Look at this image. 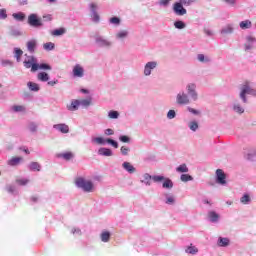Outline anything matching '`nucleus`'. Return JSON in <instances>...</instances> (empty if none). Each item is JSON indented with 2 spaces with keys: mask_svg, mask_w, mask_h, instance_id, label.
I'll use <instances>...</instances> for the list:
<instances>
[{
  "mask_svg": "<svg viewBox=\"0 0 256 256\" xmlns=\"http://www.w3.org/2000/svg\"><path fill=\"white\" fill-rule=\"evenodd\" d=\"M9 34L11 35V37H21V35H23V32H21L17 28H11Z\"/></svg>",
  "mask_w": 256,
  "mask_h": 256,
  "instance_id": "obj_42",
  "label": "nucleus"
},
{
  "mask_svg": "<svg viewBox=\"0 0 256 256\" xmlns=\"http://www.w3.org/2000/svg\"><path fill=\"white\" fill-rule=\"evenodd\" d=\"M185 251L189 253V255H197V253H199V249L195 246H188Z\"/></svg>",
  "mask_w": 256,
  "mask_h": 256,
  "instance_id": "obj_43",
  "label": "nucleus"
},
{
  "mask_svg": "<svg viewBox=\"0 0 256 256\" xmlns=\"http://www.w3.org/2000/svg\"><path fill=\"white\" fill-rule=\"evenodd\" d=\"M58 157H61L65 161H71V159H73V154L71 152H65L58 154Z\"/></svg>",
  "mask_w": 256,
  "mask_h": 256,
  "instance_id": "obj_41",
  "label": "nucleus"
},
{
  "mask_svg": "<svg viewBox=\"0 0 256 256\" xmlns=\"http://www.w3.org/2000/svg\"><path fill=\"white\" fill-rule=\"evenodd\" d=\"M95 43L99 49H111L113 47V42L101 35L95 36Z\"/></svg>",
  "mask_w": 256,
  "mask_h": 256,
  "instance_id": "obj_3",
  "label": "nucleus"
},
{
  "mask_svg": "<svg viewBox=\"0 0 256 256\" xmlns=\"http://www.w3.org/2000/svg\"><path fill=\"white\" fill-rule=\"evenodd\" d=\"M177 173H189V168L187 164H181L176 168Z\"/></svg>",
  "mask_w": 256,
  "mask_h": 256,
  "instance_id": "obj_44",
  "label": "nucleus"
},
{
  "mask_svg": "<svg viewBox=\"0 0 256 256\" xmlns=\"http://www.w3.org/2000/svg\"><path fill=\"white\" fill-rule=\"evenodd\" d=\"M151 179H152V181H154V183H161V181H163V179H165V176H163V175L151 176V174L145 173V174H143L142 180H140V182L143 183L144 185H146L147 187H151Z\"/></svg>",
  "mask_w": 256,
  "mask_h": 256,
  "instance_id": "obj_2",
  "label": "nucleus"
},
{
  "mask_svg": "<svg viewBox=\"0 0 256 256\" xmlns=\"http://www.w3.org/2000/svg\"><path fill=\"white\" fill-rule=\"evenodd\" d=\"M73 77H78L79 79L85 77V68L80 64H76L72 69Z\"/></svg>",
  "mask_w": 256,
  "mask_h": 256,
  "instance_id": "obj_13",
  "label": "nucleus"
},
{
  "mask_svg": "<svg viewBox=\"0 0 256 256\" xmlns=\"http://www.w3.org/2000/svg\"><path fill=\"white\" fill-rule=\"evenodd\" d=\"M89 9H90V16H91L93 23H99V21H101V17L97 13V4L90 3Z\"/></svg>",
  "mask_w": 256,
  "mask_h": 256,
  "instance_id": "obj_12",
  "label": "nucleus"
},
{
  "mask_svg": "<svg viewBox=\"0 0 256 256\" xmlns=\"http://www.w3.org/2000/svg\"><path fill=\"white\" fill-rule=\"evenodd\" d=\"M227 5H230V7H235L237 5V0H222Z\"/></svg>",
  "mask_w": 256,
  "mask_h": 256,
  "instance_id": "obj_61",
  "label": "nucleus"
},
{
  "mask_svg": "<svg viewBox=\"0 0 256 256\" xmlns=\"http://www.w3.org/2000/svg\"><path fill=\"white\" fill-rule=\"evenodd\" d=\"M233 111H235V113H239V115L245 113V108H243V106H241V104L239 102H235L233 104Z\"/></svg>",
  "mask_w": 256,
  "mask_h": 256,
  "instance_id": "obj_31",
  "label": "nucleus"
},
{
  "mask_svg": "<svg viewBox=\"0 0 256 256\" xmlns=\"http://www.w3.org/2000/svg\"><path fill=\"white\" fill-rule=\"evenodd\" d=\"M180 181H182L183 183H187L189 181H193V176H191L189 174H182L180 176Z\"/></svg>",
  "mask_w": 256,
  "mask_h": 256,
  "instance_id": "obj_49",
  "label": "nucleus"
},
{
  "mask_svg": "<svg viewBox=\"0 0 256 256\" xmlns=\"http://www.w3.org/2000/svg\"><path fill=\"white\" fill-rule=\"evenodd\" d=\"M197 60L200 63H211V57L205 56V54H198L197 55Z\"/></svg>",
  "mask_w": 256,
  "mask_h": 256,
  "instance_id": "obj_34",
  "label": "nucleus"
},
{
  "mask_svg": "<svg viewBox=\"0 0 256 256\" xmlns=\"http://www.w3.org/2000/svg\"><path fill=\"white\" fill-rule=\"evenodd\" d=\"M53 129H56V131H60V133L67 134L69 133V126L67 124H55L53 126Z\"/></svg>",
  "mask_w": 256,
  "mask_h": 256,
  "instance_id": "obj_21",
  "label": "nucleus"
},
{
  "mask_svg": "<svg viewBox=\"0 0 256 256\" xmlns=\"http://www.w3.org/2000/svg\"><path fill=\"white\" fill-rule=\"evenodd\" d=\"M13 19H15V21H19L20 23H23V21H25V13L23 12H16L12 14Z\"/></svg>",
  "mask_w": 256,
  "mask_h": 256,
  "instance_id": "obj_28",
  "label": "nucleus"
},
{
  "mask_svg": "<svg viewBox=\"0 0 256 256\" xmlns=\"http://www.w3.org/2000/svg\"><path fill=\"white\" fill-rule=\"evenodd\" d=\"M109 119H119V111L117 110H110L108 112Z\"/></svg>",
  "mask_w": 256,
  "mask_h": 256,
  "instance_id": "obj_50",
  "label": "nucleus"
},
{
  "mask_svg": "<svg viewBox=\"0 0 256 256\" xmlns=\"http://www.w3.org/2000/svg\"><path fill=\"white\" fill-rule=\"evenodd\" d=\"M71 233H72V235H81L82 234L81 229H79V228H72Z\"/></svg>",
  "mask_w": 256,
  "mask_h": 256,
  "instance_id": "obj_64",
  "label": "nucleus"
},
{
  "mask_svg": "<svg viewBox=\"0 0 256 256\" xmlns=\"http://www.w3.org/2000/svg\"><path fill=\"white\" fill-rule=\"evenodd\" d=\"M169 3H171V0H159L158 5L160 7H169Z\"/></svg>",
  "mask_w": 256,
  "mask_h": 256,
  "instance_id": "obj_57",
  "label": "nucleus"
},
{
  "mask_svg": "<svg viewBox=\"0 0 256 256\" xmlns=\"http://www.w3.org/2000/svg\"><path fill=\"white\" fill-rule=\"evenodd\" d=\"M0 19L2 20L7 19V9L5 8L0 9Z\"/></svg>",
  "mask_w": 256,
  "mask_h": 256,
  "instance_id": "obj_60",
  "label": "nucleus"
},
{
  "mask_svg": "<svg viewBox=\"0 0 256 256\" xmlns=\"http://www.w3.org/2000/svg\"><path fill=\"white\" fill-rule=\"evenodd\" d=\"M127 37H129V31L127 30H120L117 34H116V39H127Z\"/></svg>",
  "mask_w": 256,
  "mask_h": 256,
  "instance_id": "obj_36",
  "label": "nucleus"
},
{
  "mask_svg": "<svg viewBox=\"0 0 256 256\" xmlns=\"http://www.w3.org/2000/svg\"><path fill=\"white\" fill-rule=\"evenodd\" d=\"M215 181L218 185H227V175L222 169H217L215 174Z\"/></svg>",
  "mask_w": 256,
  "mask_h": 256,
  "instance_id": "obj_10",
  "label": "nucleus"
},
{
  "mask_svg": "<svg viewBox=\"0 0 256 256\" xmlns=\"http://www.w3.org/2000/svg\"><path fill=\"white\" fill-rule=\"evenodd\" d=\"M162 187L163 189H173V180L170 178H165L162 180Z\"/></svg>",
  "mask_w": 256,
  "mask_h": 256,
  "instance_id": "obj_27",
  "label": "nucleus"
},
{
  "mask_svg": "<svg viewBox=\"0 0 256 256\" xmlns=\"http://www.w3.org/2000/svg\"><path fill=\"white\" fill-rule=\"evenodd\" d=\"M22 160L23 158L21 157H13L8 161V165H10V167H17Z\"/></svg>",
  "mask_w": 256,
  "mask_h": 256,
  "instance_id": "obj_32",
  "label": "nucleus"
},
{
  "mask_svg": "<svg viewBox=\"0 0 256 256\" xmlns=\"http://www.w3.org/2000/svg\"><path fill=\"white\" fill-rule=\"evenodd\" d=\"M16 183H17V185H20L21 187H25V185H27V183H29V179L18 178V179H16Z\"/></svg>",
  "mask_w": 256,
  "mask_h": 256,
  "instance_id": "obj_51",
  "label": "nucleus"
},
{
  "mask_svg": "<svg viewBox=\"0 0 256 256\" xmlns=\"http://www.w3.org/2000/svg\"><path fill=\"white\" fill-rule=\"evenodd\" d=\"M98 155H101L102 157H113V150L102 147L98 149Z\"/></svg>",
  "mask_w": 256,
  "mask_h": 256,
  "instance_id": "obj_18",
  "label": "nucleus"
},
{
  "mask_svg": "<svg viewBox=\"0 0 256 256\" xmlns=\"http://www.w3.org/2000/svg\"><path fill=\"white\" fill-rule=\"evenodd\" d=\"M28 169L29 171H41V164H39L38 162H31L28 165Z\"/></svg>",
  "mask_w": 256,
  "mask_h": 256,
  "instance_id": "obj_35",
  "label": "nucleus"
},
{
  "mask_svg": "<svg viewBox=\"0 0 256 256\" xmlns=\"http://www.w3.org/2000/svg\"><path fill=\"white\" fill-rule=\"evenodd\" d=\"M23 55V50L20 48H14V57H16V61L19 63L21 61V56Z\"/></svg>",
  "mask_w": 256,
  "mask_h": 256,
  "instance_id": "obj_46",
  "label": "nucleus"
},
{
  "mask_svg": "<svg viewBox=\"0 0 256 256\" xmlns=\"http://www.w3.org/2000/svg\"><path fill=\"white\" fill-rule=\"evenodd\" d=\"M176 103L180 106L189 105L191 103V99L185 91H181L176 95Z\"/></svg>",
  "mask_w": 256,
  "mask_h": 256,
  "instance_id": "obj_9",
  "label": "nucleus"
},
{
  "mask_svg": "<svg viewBox=\"0 0 256 256\" xmlns=\"http://www.w3.org/2000/svg\"><path fill=\"white\" fill-rule=\"evenodd\" d=\"M91 105V98L79 100V107H89Z\"/></svg>",
  "mask_w": 256,
  "mask_h": 256,
  "instance_id": "obj_47",
  "label": "nucleus"
},
{
  "mask_svg": "<svg viewBox=\"0 0 256 256\" xmlns=\"http://www.w3.org/2000/svg\"><path fill=\"white\" fill-rule=\"evenodd\" d=\"M23 65L25 69H31V73H36V71H51L53 67H51L47 63H40L38 62L35 56H28V59L23 61Z\"/></svg>",
  "mask_w": 256,
  "mask_h": 256,
  "instance_id": "obj_1",
  "label": "nucleus"
},
{
  "mask_svg": "<svg viewBox=\"0 0 256 256\" xmlns=\"http://www.w3.org/2000/svg\"><path fill=\"white\" fill-rule=\"evenodd\" d=\"M119 141H121V143H131V137L127 135H120Z\"/></svg>",
  "mask_w": 256,
  "mask_h": 256,
  "instance_id": "obj_53",
  "label": "nucleus"
},
{
  "mask_svg": "<svg viewBox=\"0 0 256 256\" xmlns=\"http://www.w3.org/2000/svg\"><path fill=\"white\" fill-rule=\"evenodd\" d=\"M131 151V148L127 147V146H122L120 148V153L124 156L129 155V152Z\"/></svg>",
  "mask_w": 256,
  "mask_h": 256,
  "instance_id": "obj_54",
  "label": "nucleus"
},
{
  "mask_svg": "<svg viewBox=\"0 0 256 256\" xmlns=\"http://www.w3.org/2000/svg\"><path fill=\"white\" fill-rule=\"evenodd\" d=\"M174 27H175V29L182 30L187 27V24L183 20H176L174 22Z\"/></svg>",
  "mask_w": 256,
  "mask_h": 256,
  "instance_id": "obj_39",
  "label": "nucleus"
},
{
  "mask_svg": "<svg viewBox=\"0 0 256 256\" xmlns=\"http://www.w3.org/2000/svg\"><path fill=\"white\" fill-rule=\"evenodd\" d=\"M2 67H13V62L10 60H1Z\"/></svg>",
  "mask_w": 256,
  "mask_h": 256,
  "instance_id": "obj_59",
  "label": "nucleus"
},
{
  "mask_svg": "<svg viewBox=\"0 0 256 256\" xmlns=\"http://www.w3.org/2000/svg\"><path fill=\"white\" fill-rule=\"evenodd\" d=\"M159 67V63L157 61H149L144 65L143 75L144 77H151V74L155 69Z\"/></svg>",
  "mask_w": 256,
  "mask_h": 256,
  "instance_id": "obj_8",
  "label": "nucleus"
},
{
  "mask_svg": "<svg viewBox=\"0 0 256 256\" xmlns=\"http://www.w3.org/2000/svg\"><path fill=\"white\" fill-rule=\"evenodd\" d=\"M231 245V240L227 237H219L217 240L218 247H229Z\"/></svg>",
  "mask_w": 256,
  "mask_h": 256,
  "instance_id": "obj_19",
  "label": "nucleus"
},
{
  "mask_svg": "<svg viewBox=\"0 0 256 256\" xmlns=\"http://www.w3.org/2000/svg\"><path fill=\"white\" fill-rule=\"evenodd\" d=\"M122 169L129 173L130 175H133V173H137V168L131 164V162H123L122 163Z\"/></svg>",
  "mask_w": 256,
  "mask_h": 256,
  "instance_id": "obj_15",
  "label": "nucleus"
},
{
  "mask_svg": "<svg viewBox=\"0 0 256 256\" xmlns=\"http://www.w3.org/2000/svg\"><path fill=\"white\" fill-rule=\"evenodd\" d=\"M37 79H38V81H41L42 83H47V81H49L50 77L47 72L42 71L37 74Z\"/></svg>",
  "mask_w": 256,
  "mask_h": 256,
  "instance_id": "obj_25",
  "label": "nucleus"
},
{
  "mask_svg": "<svg viewBox=\"0 0 256 256\" xmlns=\"http://www.w3.org/2000/svg\"><path fill=\"white\" fill-rule=\"evenodd\" d=\"M12 111H14L15 113H21V111H25V107L21 105H14L12 107Z\"/></svg>",
  "mask_w": 256,
  "mask_h": 256,
  "instance_id": "obj_55",
  "label": "nucleus"
},
{
  "mask_svg": "<svg viewBox=\"0 0 256 256\" xmlns=\"http://www.w3.org/2000/svg\"><path fill=\"white\" fill-rule=\"evenodd\" d=\"M92 143H97V145H105L108 143V145H111L114 149H119V142L111 138L94 137L92 138Z\"/></svg>",
  "mask_w": 256,
  "mask_h": 256,
  "instance_id": "obj_7",
  "label": "nucleus"
},
{
  "mask_svg": "<svg viewBox=\"0 0 256 256\" xmlns=\"http://www.w3.org/2000/svg\"><path fill=\"white\" fill-rule=\"evenodd\" d=\"M27 129L30 131V133H37V131H39V123L30 121L28 122Z\"/></svg>",
  "mask_w": 256,
  "mask_h": 256,
  "instance_id": "obj_23",
  "label": "nucleus"
},
{
  "mask_svg": "<svg viewBox=\"0 0 256 256\" xmlns=\"http://www.w3.org/2000/svg\"><path fill=\"white\" fill-rule=\"evenodd\" d=\"M52 35L54 37H61V35H65V28H58L53 30Z\"/></svg>",
  "mask_w": 256,
  "mask_h": 256,
  "instance_id": "obj_45",
  "label": "nucleus"
},
{
  "mask_svg": "<svg viewBox=\"0 0 256 256\" xmlns=\"http://www.w3.org/2000/svg\"><path fill=\"white\" fill-rule=\"evenodd\" d=\"M234 31L235 28L233 27V24H227L220 30V33L221 35H232Z\"/></svg>",
  "mask_w": 256,
  "mask_h": 256,
  "instance_id": "obj_20",
  "label": "nucleus"
},
{
  "mask_svg": "<svg viewBox=\"0 0 256 256\" xmlns=\"http://www.w3.org/2000/svg\"><path fill=\"white\" fill-rule=\"evenodd\" d=\"M188 127H189L190 131H193L195 133V131H197V129H199V123L195 120H192L188 123Z\"/></svg>",
  "mask_w": 256,
  "mask_h": 256,
  "instance_id": "obj_40",
  "label": "nucleus"
},
{
  "mask_svg": "<svg viewBox=\"0 0 256 256\" xmlns=\"http://www.w3.org/2000/svg\"><path fill=\"white\" fill-rule=\"evenodd\" d=\"M164 197H166V205H173L175 203V196L170 195L169 193H165Z\"/></svg>",
  "mask_w": 256,
  "mask_h": 256,
  "instance_id": "obj_38",
  "label": "nucleus"
},
{
  "mask_svg": "<svg viewBox=\"0 0 256 256\" xmlns=\"http://www.w3.org/2000/svg\"><path fill=\"white\" fill-rule=\"evenodd\" d=\"M27 87H28L29 91H33L34 93H37L38 91L41 90V87L39 86V84L32 82V81H29L27 83Z\"/></svg>",
  "mask_w": 256,
  "mask_h": 256,
  "instance_id": "obj_26",
  "label": "nucleus"
},
{
  "mask_svg": "<svg viewBox=\"0 0 256 256\" xmlns=\"http://www.w3.org/2000/svg\"><path fill=\"white\" fill-rule=\"evenodd\" d=\"M43 49L45 51H53L55 49V43H53V42L44 43Z\"/></svg>",
  "mask_w": 256,
  "mask_h": 256,
  "instance_id": "obj_48",
  "label": "nucleus"
},
{
  "mask_svg": "<svg viewBox=\"0 0 256 256\" xmlns=\"http://www.w3.org/2000/svg\"><path fill=\"white\" fill-rule=\"evenodd\" d=\"M100 239L102 243H109V240L111 239V232L103 231L100 235Z\"/></svg>",
  "mask_w": 256,
  "mask_h": 256,
  "instance_id": "obj_30",
  "label": "nucleus"
},
{
  "mask_svg": "<svg viewBox=\"0 0 256 256\" xmlns=\"http://www.w3.org/2000/svg\"><path fill=\"white\" fill-rule=\"evenodd\" d=\"M240 29H251L253 27V24L251 23V20H244L239 23Z\"/></svg>",
  "mask_w": 256,
  "mask_h": 256,
  "instance_id": "obj_33",
  "label": "nucleus"
},
{
  "mask_svg": "<svg viewBox=\"0 0 256 256\" xmlns=\"http://www.w3.org/2000/svg\"><path fill=\"white\" fill-rule=\"evenodd\" d=\"M76 187L82 189L85 193H91L93 191V182L85 180V178H78L76 180Z\"/></svg>",
  "mask_w": 256,
  "mask_h": 256,
  "instance_id": "obj_5",
  "label": "nucleus"
},
{
  "mask_svg": "<svg viewBox=\"0 0 256 256\" xmlns=\"http://www.w3.org/2000/svg\"><path fill=\"white\" fill-rule=\"evenodd\" d=\"M175 117H177V112H175V110H169L167 112V119H175Z\"/></svg>",
  "mask_w": 256,
  "mask_h": 256,
  "instance_id": "obj_56",
  "label": "nucleus"
},
{
  "mask_svg": "<svg viewBox=\"0 0 256 256\" xmlns=\"http://www.w3.org/2000/svg\"><path fill=\"white\" fill-rule=\"evenodd\" d=\"M27 23L34 29H41V27H43V19L36 13H32L28 16Z\"/></svg>",
  "mask_w": 256,
  "mask_h": 256,
  "instance_id": "obj_4",
  "label": "nucleus"
},
{
  "mask_svg": "<svg viewBox=\"0 0 256 256\" xmlns=\"http://www.w3.org/2000/svg\"><path fill=\"white\" fill-rule=\"evenodd\" d=\"M187 111H189V113H192V115H201V111L192 107H187Z\"/></svg>",
  "mask_w": 256,
  "mask_h": 256,
  "instance_id": "obj_58",
  "label": "nucleus"
},
{
  "mask_svg": "<svg viewBox=\"0 0 256 256\" xmlns=\"http://www.w3.org/2000/svg\"><path fill=\"white\" fill-rule=\"evenodd\" d=\"M109 22L112 25H121V18L114 16V17L110 18Z\"/></svg>",
  "mask_w": 256,
  "mask_h": 256,
  "instance_id": "obj_52",
  "label": "nucleus"
},
{
  "mask_svg": "<svg viewBox=\"0 0 256 256\" xmlns=\"http://www.w3.org/2000/svg\"><path fill=\"white\" fill-rule=\"evenodd\" d=\"M173 13L177 15L178 17H183V15H187V9L183 7V4L178 2H175L172 7Z\"/></svg>",
  "mask_w": 256,
  "mask_h": 256,
  "instance_id": "obj_11",
  "label": "nucleus"
},
{
  "mask_svg": "<svg viewBox=\"0 0 256 256\" xmlns=\"http://www.w3.org/2000/svg\"><path fill=\"white\" fill-rule=\"evenodd\" d=\"M183 5H185V7H189V5H191V3H193V0H180L178 1Z\"/></svg>",
  "mask_w": 256,
  "mask_h": 256,
  "instance_id": "obj_62",
  "label": "nucleus"
},
{
  "mask_svg": "<svg viewBox=\"0 0 256 256\" xmlns=\"http://www.w3.org/2000/svg\"><path fill=\"white\" fill-rule=\"evenodd\" d=\"M240 203H242V205H250L251 204V196L249 194H244L240 198Z\"/></svg>",
  "mask_w": 256,
  "mask_h": 256,
  "instance_id": "obj_37",
  "label": "nucleus"
},
{
  "mask_svg": "<svg viewBox=\"0 0 256 256\" xmlns=\"http://www.w3.org/2000/svg\"><path fill=\"white\" fill-rule=\"evenodd\" d=\"M67 111L74 113L75 111H79V99H72L70 103L66 105Z\"/></svg>",
  "mask_w": 256,
  "mask_h": 256,
  "instance_id": "obj_14",
  "label": "nucleus"
},
{
  "mask_svg": "<svg viewBox=\"0 0 256 256\" xmlns=\"http://www.w3.org/2000/svg\"><path fill=\"white\" fill-rule=\"evenodd\" d=\"M27 51L29 53H35V49H37V40L32 39L26 43Z\"/></svg>",
  "mask_w": 256,
  "mask_h": 256,
  "instance_id": "obj_22",
  "label": "nucleus"
},
{
  "mask_svg": "<svg viewBox=\"0 0 256 256\" xmlns=\"http://www.w3.org/2000/svg\"><path fill=\"white\" fill-rule=\"evenodd\" d=\"M244 157L247 161H256V150L251 148L244 152Z\"/></svg>",
  "mask_w": 256,
  "mask_h": 256,
  "instance_id": "obj_16",
  "label": "nucleus"
},
{
  "mask_svg": "<svg viewBox=\"0 0 256 256\" xmlns=\"http://www.w3.org/2000/svg\"><path fill=\"white\" fill-rule=\"evenodd\" d=\"M246 41L247 43L244 45L245 51H251L253 49V43H255V37L247 36Z\"/></svg>",
  "mask_w": 256,
  "mask_h": 256,
  "instance_id": "obj_24",
  "label": "nucleus"
},
{
  "mask_svg": "<svg viewBox=\"0 0 256 256\" xmlns=\"http://www.w3.org/2000/svg\"><path fill=\"white\" fill-rule=\"evenodd\" d=\"M219 219H221V216L217 212H208V221H210V223H219Z\"/></svg>",
  "mask_w": 256,
  "mask_h": 256,
  "instance_id": "obj_17",
  "label": "nucleus"
},
{
  "mask_svg": "<svg viewBox=\"0 0 256 256\" xmlns=\"http://www.w3.org/2000/svg\"><path fill=\"white\" fill-rule=\"evenodd\" d=\"M186 95L191 99V101H198L199 93L197 92V84L188 83L186 85Z\"/></svg>",
  "mask_w": 256,
  "mask_h": 256,
  "instance_id": "obj_6",
  "label": "nucleus"
},
{
  "mask_svg": "<svg viewBox=\"0 0 256 256\" xmlns=\"http://www.w3.org/2000/svg\"><path fill=\"white\" fill-rule=\"evenodd\" d=\"M104 135H107V136L115 135V131L113 129H111V128H107L104 131Z\"/></svg>",
  "mask_w": 256,
  "mask_h": 256,
  "instance_id": "obj_63",
  "label": "nucleus"
},
{
  "mask_svg": "<svg viewBox=\"0 0 256 256\" xmlns=\"http://www.w3.org/2000/svg\"><path fill=\"white\" fill-rule=\"evenodd\" d=\"M6 191L7 193H9L10 195H13L14 197H17V195H19V190H17V187L13 185L6 186Z\"/></svg>",
  "mask_w": 256,
  "mask_h": 256,
  "instance_id": "obj_29",
  "label": "nucleus"
}]
</instances>
